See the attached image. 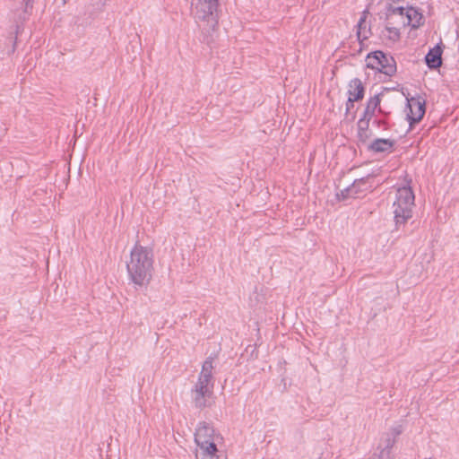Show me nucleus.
I'll use <instances>...</instances> for the list:
<instances>
[{
  "mask_svg": "<svg viewBox=\"0 0 459 459\" xmlns=\"http://www.w3.org/2000/svg\"><path fill=\"white\" fill-rule=\"evenodd\" d=\"M154 254L152 247L136 243L126 263L130 281L136 286L146 287L152 279L154 271Z\"/></svg>",
  "mask_w": 459,
  "mask_h": 459,
  "instance_id": "obj_1",
  "label": "nucleus"
},
{
  "mask_svg": "<svg viewBox=\"0 0 459 459\" xmlns=\"http://www.w3.org/2000/svg\"><path fill=\"white\" fill-rule=\"evenodd\" d=\"M195 18L207 33L217 30L219 25V0H193Z\"/></svg>",
  "mask_w": 459,
  "mask_h": 459,
  "instance_id": "obj_2",
  "label": "nucleus"
},
{
  "mask_svg": "<svg viewBox=\"0 0 459 459\" xmlns=\"http://www.w3.org/2000/svg\"><path fill=\"white\" fill-rule=\"evenodd\" d=\"M414 206V194L410 186L400 187L396 191V199L394 202V214L396 228L404 225L412 217Z\"/></svg>",
  "mask_w": 459,
  "mask_h": 459,
  "instance_id": "obj_3",
  "label": "nucleus"
},
{
  "mask_svg": "<svg viewBox=\"0 0 459 459\" xmlns=\"http://www.w3.org/2000/svg\"><path fill=\"white\" fill-rule=\"evenodd\" d=\"M195 441L204 452L203 459H227L226 455H217L218 449L214 443V429L207 422H200L195 433Z\"/></svg>",
  "mask_w": 459,
  "mask_h": 459,
  "instance_id": "obj_4",
  "label": "nucleus"
},
{
  "mask_svg": "<svg viewBox=\"0 0 459 459\" xmlns=\"http://www.w3.org/2000/svg\"><path fill=\"white\" fill-rule=\"evenodd\" d=\"M366 62L368 68L377 70L387 76H393L396 73V62L394 58L381 50L368 54Z\"/></svg>",
  "mask_w": 459,
  "mask_h": 459,
  "instance_id": "obj_5",
  "label": "nucleus"
},
{
  "mask_svg": "<svg viewBox=\"0 0 459 459\" xmlns=\"http://www.w3.org/2000/svg\"><path fill=\"white\" fill-rule=\"evenodd\" d=\"M213 394V384L207 385L198 382L192 390V397L197 409H204L211 406L210 399Z\"/></svg>",
  "mask_w": 459,
  "mask_h": 459,
  "instance_id": "obj_6",
  "label": "nucleus"
},
{
  "mask_svg": "<svg viewBox=\"0 0 459 459\" xmlns=\"http://www.w3.org/2000/svg\"><path fill=\"white\" fill-rule=\"evenodd\" d=\"M407 108L409 109L407 118L410 122V126H412L414 124L419 123L424 117L426 111L425 101L411 98L408 100Z\"/></svg>",
  "mask_w": 459,
  "mask_h": 459,
  "instance_id": "obj_7",
  "label": "nucleus"
},
{
  "mask_svg": "<svg viewBox=\"0 0 459 459\" xmlns=\"http://www.w3.org/2000/svg\"><path fill=\"white\" fill-rule=\"evenodd\" d=\"M443 44H437L430 48L425 56V62L429 68L437 69L442 65Z\"/></svg>",
  "mask_w": 459,
  "mask_h": 459,
  "instance_id": "obj_8",
  "label": "nucleus"
},
{
  "mask_svg": "<svg viewBox=\"0 0 459 459\" xmlns=\"http://www.w3.org/2000/svg\"><path fill=\"white\" fill-rule=\"evenodd\" d=\"M394 144V140L377 138L368 145V150L376 153L391 152Z\"/></svg>",
  "mask_w": 459,
  "mask_h": 459,
  "instance_id": "obj_9",
  "label": "nucleus"
},
{
  "mask_svg": "<svg viewBox=\"0 0 459 459\" xmlns=\"http://www.w3.org/2000/svg\"><path fill=\"white\" fill-rule=\"evenodd\" d=\"M365 88L359 78L352 79L349 83L348 95L350 102L359 101L363 99Z\"/></svg>",
  "mask_w": 459,
  "mask_h": 459,
  "instance_id": "obj_10",
  "label": "nucleus"
},
{
  "mask_svg": "<svg viewBox=\"0 0 459 459\" xmlns=\"http://www.w3.org/2000/svg\"><path fill=\"white\" fill-rule=\"evenodd\" d=\"M405 15L408 19V25L411 26L412 29H418L424 24V16L418 8L408 7Z\"/></svg>",
  "mask_w": 459,
  "mask_h": 459,
  "instance_id": "obj_11",
  "label": "nucleus"
},
{
  "mask_svg": "<svg viewBox=\"0 0 459 459\" xmlns=\"http://www.w3.org/2000/svg\"><path fill=\"white\" fill-rule=\"evenodd\" d=\"M403 428L402 425H396L390 429V432L385 433L382 442L383 447L391 449L396 443V438L403 433Z\"/></svg>",
  "mask_w": 459,
  "mask_h": 459,
  "instance_id": "obj_12",
  "label": "nucleus"
},
{
  "mask_svg": "<svg viewBox=\"0 0 459 459\" xmlns=\"http://www.w3.org/2000/svg\"><path fill=\"white\" fill-rule=\"evenodd\" d=\"M367 179L368 178L355 179L354 182L350 186L342 189L339 194H337V198L339 200H345L349 197H356L358 195V191L355 189L360 186V184H365Z\"/></svg>",
  "mask_w": 459,
  "mask_h": 459,
  "instance_id": "obj_13",
  "label": "nucleus"
},
{
  "mask_svg": "<svg viewBox=\"0 0 459 459\" xmlns=\"http://www.w3.org/2000/svg\"><path fill=\"white\" fill-rule=\"evenodd\" d=\"M369 119L362 117L358 121V138L363 144L372 136V131L369 129Z\"/></svg>",
  "mask_w": 459,
  "mask_h": 459,
  "instance_id": "obj_14",
  "label": "nucleus"
},
{
  "mask_svg": "<svg viewBox=\"0 0 459 459\" xmlns=\"http://www.w3.org/2000/svg\"><path fill=\"white\" fill-rule=\"evenodd\" d=\"M381 102L380 95L377 94L373 97H371L367 103V106L365 108V110L363 112L362 118L369 119L371 120L372 117L375 115L376 109L379 107Z\"/></svg>",
  "mask_w": 459,
  "mask_h": 459,
  "instance_id": "obj_15",
  "label": "nucleus"
},
{
  "mask_svg": "<svg viewBox=\"0 0 459 459\" xmlns=\"http://www.w3.org/2000/svg\"><path fill=\"white\" fill-rule=\"evenodd\" d=\"M358 30H357V37L358 39L362 42L365 39H368L370 34V30L367 29L366 16L363 15L360 17L358 22Z\"/></svg>",
  "mask_w": 459,
  "mask_h": 459,
  "instance_id": "obj_16",
  "label": "nucleus"
},
{
  "mask_svg": "<svg viewBox=\"0 0 459 459\" xmlns=\"http://www.w3.org/2000/svg\"><path fill=\"white\" fill-rule=\"evenodd\" d=\"M212 379V369H202V371L199 375L198 382H201L203 384L212 385V383H211Z\"/></svg>",
  "mask_w": 459,
  "mask_h": 459,
  "instance_id": "obj_17",
  "label": "nucleus"
},
{
  "mask_svg": "<svg viewBox=\"0 0 459 459\" xmlns=\"http://www.w3.org/2000/svg\"><path fill=\"white\" fill-rule=\"evenodd\" d=\"M24 9H23V16L20 17L22 20H25L26 16L29 15L33 8L34 0H23Z\"/></svg>",
  "mask_w": 459,
  "mask_h": 459,
  "instance_id": "obj_18",
  "label": "nucleus"
},
{
  "mask_svg": "<svg viewBox=\"0 0 459 459\" xmlns=\"http://www.w3.org/2000/svg\"><path fill=\"white\" fill-rule=\"evenodd\" d=\"M386 30L389 32L388 38L391 40L396 41L400 39V31L398 29L394 27H386Z\"/></svg>",
  "mask_w": 459,
  "mask_h": 459,
  "instance_id": "obj_19",
  "label": "nucleus"
},
{
  "mask_svg": "<svg viewBox=\"0 0 459 459\" xmlns=\"http://www.w3.org/2000/svg\"><path fill=\"white\" fill-rule=\"evenodd\" d=\"M405 10L406 8H404L403 6H394L393 4H389L387 6V12L391 14L398 13L400 15H403Z\"/></svg>",
  "mask_w": 459,
  "mask_h": 459,
  "instance_id": "obj_20",
  "label": "nucleus"
},
{
  "mask_svg": "<svg viewBox=\"0 0 459 459\" xmlns=\"http://www.w3.org/2000/svg\"><path fill=\"white\" fill-rule=\"evenodd\" d=\"M378 459H391V449L382 447L378 455Z\"/></svg>",
  "mask_w": 459,
  "mask_h": 459,
  "instance_id": "obj_21",
  "label": "nucleus"
},
{
  "mask_svg": "<svg viewBox=\"0 0 459 459\" xmlns=\"http://www.w3.org/2000/svg\"><path fill=\"white\" fill-rule=\"evenodd\" d=\"M213 359L214 358L212 356H209L203 363L202 369H213Z\"/></svg>",
  "mask_w": 459,
  "mask_h": 459,
  "instance_id": "obj_22",
  "label": "nucleus"
},
{
  "mask_svg": "<svg viewBox=\"0 0 459 459\" xmlns=\"http://www.w3.org/2000/svg\"><path fill=\"white\" fill-rule=\"evenodd\" d=\"M20 29H21V25L16 24V28H15V38H14V39H13L12 48H11V50L8 52V54H13V53H14V52H15V49H16V42H17V35L19 34Z\"/></svg>",
  "mask_w": 459,
  "mask_h": 459,
  "instance_id": "obj_23",
  "label": "nucleus"
},
{
  "mask_svg": "<svg viewBox=\"0 0 459 459\" xmlns=\"http://www.w3.org/2000/svg\"><path fill=\"white\" fill-rule=\"evenodd\" d=\"M366 178H368L366 183L360 184V186H359L355 189L358 191V194H359L360 192L366 191L371 187V186H367V184H368V179L371 178L372 177L370 175H368Z\"/></svg>",
  "mask_w": 459,
  "mask_h": 459,
  "instance_id": "obj_24",
  "label": "nucleus"
},
{
  "mask_svg": "<svg viewBox=\"0 0 459 459\" xmlns=\"http://www.w3.org/2000/svg\"><path fill=\"white\" fill-rule=\"evenodd\" d=\"M354 107V102H350V97L346 102V113H348Z\"/></svg>",
  "mask_w": 459,
  "mask_h": 459,
  "instance_id": "obj_25",
  "label": "nucleus"
},
{
  "mask_svg": "<svg viewBox=\"0 0 459 459\" xmlns=\"http://www.w3.org/2000/svg\"><path fill=\"white\" fill-rule=\"evenodd\" d=\"M376 122L377 123V125H378L379 126H385V128H384V129H387V127H385L386 123H385V120H377V121H376Z\"/></svg>",
  "mask_w": 459,
  "mask_h": 459,
  "instance_id": "obj_26",
  "label": "nucleus"
},
{
  "mask_svg": "<svg viewBox=\"0 0 459 459\" xmlns=\"http://www.w3.org/2000/svg\"><path fill=\"white\" fill-rule=\"evenodd\" d=\"M68 0H63L64 4L67 3Z\"/></svg>",
  "mask_w": 459,
  "mask_h": 459,
  "instance_id": "obj_27",
  "label": "nucleus"
}]
</instances>
